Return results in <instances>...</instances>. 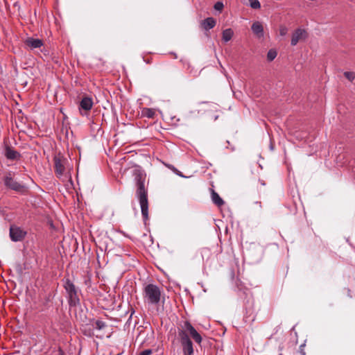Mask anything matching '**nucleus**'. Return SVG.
<instances>
[{
    "label": "nucleus",
    "instance_id": "nucleus-2",
    "mask_svg": "<svg viewBox=\"0 0 355 355\" xmlns=\"http://www.w3.org/2000/svg\"><path fill=\"white\" fill-rule=\"evenodd\" d=\"M162 292L159 287L155 284H148L143 290V297L146 303L155 305L159 303Z\"/></svg>",
    "mask_w": 355,
    "mask_h": 355
},
{
    "label": "nucleus",
    "instance_id": "nucleus-20",
    "mask_svg": "<svg viewBox=\"0 0 355 355\" xmlns=\"http://www.w3.org/2000/svg\"><path fill=\"white\" fill-rule=\"evenodd\" d=\"M343 75L345 78L350 82H352L355 79V72L354 71H345Z\"/></svg>",
    "mask_w": 355,
    "mask_h": 355
},
{
    "label": "nucleus",
    "instance_id": "nucleus-21",
    "mask_svg": "<svg viewBox=\"0 0 355 355\" xmlns=\"http://www.w3.org/2000/svg\"><path fill=\"white\" fill-rule=\"evenodd\" d=\"M250 6L253 9H259L261 3L259 0H248Z\"/></svg>",
    "mask_w": 355,
    "mask_h": 355
},
{
    "label": "nucleus",
    "instance_id": "nucleus-18",
    "mask_svg": "<svg viewBox=\"0 0 355 355\" xmlns=\"http://www.w3.org/2000/svg\"><path fill=\"white\" fill-rule=\"evenodd\" d=\"M234 35V31L232 28H226L222 33V40L225 42L230 41Z\"/></svg>",
    "mask_w": 355,
    "mask_h": 355
},
{
    "label": "nucleus",
    "instance_id": "nucleus-9",
    "mask_svg": "<svg viewBox=\"0 0 355 355\" xmlns=\"http://www.w3.org/2000/svg\"><path fill=\"white\" fill-rule=\"evenodd\" d=\"M55 172L58 177H61L65 170L64 166V159L60 156H55L53 159Z\"/></svg>",
    "mask_w": 355,
    "mask_h": 355
},
{
    "label": "nucleus",
    "instance_id": "nucleus-29",
    "mask_svg": "<svg viewBox=\"0 0 355 355\" xmlns=\"http://www.w3.org/2000/svg\"><path fill=\"white\" fill-rule=\"evenodd\" d=\"M134 313H135V311L132 309V310L131 315H132ZM131 316H132V315H130V317H131Z\"/></svg>",
    "mask_w": 355,
    "mask_h": 355
},
{
    "label": "nucleus",
    "instance_id": "nucleus-25",
    "mask_svg": "<svg viewBox=\"0 0 355 355\" xmlns=\"http://www.w3.org/2000/svg\"><path fill=\"white\" fill-rule=\"evenodd\" d=\"M152 353H153L152 349H145V350L142 351L140 353V355H150V354H152Z\"/></svg>",
    "mask_w": 355,
    "mask_h": 355
},
{
    "label": "nucleus",
    "instance_id": "nucleus-11",
    "mask_svg": "<svg viewBox=\"0 0 355 355\" xmlns=\"http://www.w3.org/2000/svg\"><path fill=\"white\" fill-rule=\"evenodd\" d=\"M218 105L213 103H202L199 105V110H198V113H206L216 110Z\"/></svg>",
    "mask_w": 355,
    "mask_h": 355
},
{
    "label": "nucleus",
    "instance_id": "nucleus-23",
    "mask_svg": "<svg viewBox=\"0 0 355 355\" xmlns=\"http://www.w3.org/2000/svg\"><path fill=\"white\" fill-rule=\"evenodd\" d=\"M288 33V28L284 26H281L279 28V34L282 36H285Z\"/></svg>",
    "mask_w": 355,
    "mask_h": 355
},
{
    "label": "nucleus",
    "instance_id": "nucleus-5",
    "mask_svg": "<svg viewBox=\"0 0 355 355\" xmlns=\"http://www.w3.org/2000/svg\"><path fill=\"white\" fill-rule=\"evenodd\" d=\"M178 336L182 347L184 355H193V343L185 331H178Z\"/></svg>",
    "mask_w": 355,
    "mask_h": 355
},
{
    "label": "nucleus",
    "instance_id": "nucleus-27",
    "mask_svg": "<svg viewBox=\"0 0 355 355\" xmlns=\"http://www.w3.org/2000/svg\"><path fill=\"white\" fill-rule=\"evenodd\" d=\"M213 117L214 118V120H216L218 119V115L213 116Z\"/></svg>",
    "mask_w": 355,
    "mask_h": 355
},
{
    "label": "nucleus",
    "instance_id": "nucleus-4",
    "mask_svg": "<svg viewBox=\"0 0 355 355\" xmlns=\"http://www.w3.org/2000/svg\"><path fill=\"white\" fill-rule=\"evenodd\" d=\"M13 173L11 171L8 172L4 178H3V182L5 186L15 191H17L18 193H24L26 190V187L24 184L17 182L13 178Z\"/></svg>",
    "mask_w": 355,
    "mask_h": 355
},
{
    "label": "nucleus",
    "instance_id": "nucleus-19",
    "mask_svg": "<svg viewBox=\"0 0 355 355\" xmlns=\"http://www.w3.org/2000/svg\"><path fill=\"white\" fill-rule=\"evenodd\" d=\"M277 55V52L275 49H271L268 51L267 53V60L269 62L272 61Z\"/></svg>",
    "mask_w": 355,
    "mask_h": 355
},
{
    "label": "nucleus",
    "instance_id": "nucleus-10",
    "mask_svg": "<svg viewBox=\"0 0 355 355\" xmlns=\"http://www.w3.org/2000/svg\"><path fill=\"white\" fill-rule=\"evenodd\" d=\"M93 100L88 96L83 97L80 102L79 110L82 115V110L89 111L92 108Z\"/></svg>",
    "mask_w": 355,
    "mask_h": 355
},
{
    "label": "nucleus",
    "instance_id": "nucleus-3",
    "mask_svg": "<svg viewBox=\"0 0 355 355\" xmlns=\"http://www.w3.org/2000/svg\"><path fill=\"white\" fill-rule=\"evenodd\" d=\"M63 281L64 288L67 294V299L69 306H76L79 305L80 298L78 288L69 278H66Z\"/></svg>",
    "mask_w": 355,
    "mask_h": 355
},
{
    "label": "nucleus",
    "instance_id": "nucleus-7",
    "mask_svg": "<svg viewBox=\"0 0 355 355\" xmlns=\"http://www.w3.org/2000/svg\"><path fill=\"white\" fill-rule=\"evenodd\" d=\"M9 234L10 239L12 241L17 242L22 241L25 238L26 232L19 227L11 225L10 227Z\"/></svg>",
    "mask_w": 355,
    "mask_h": 355
},
{
    "label": "nucleus",
    "instance_id": "nucleus-24",
    "mask_svg": "<svg viewBox=\"0 0 355 355\" xmlns=\"http://www.w3.org/2000/svg\"><path fill=\"white\" fill-rule=\"evenodd\" d=\"M223 3L220 1H218L214 4V9L218 11H221L223 8Z\"/></svg>",
    "mask_w": 355,
    "mask_h": 355
},
{
    "label": "nucleus",
    "instance_id": "nucleus-16",
    "mask_svg": "<svg viewBox=\"0 0 355 355\" xmlns=\"http://www.w3.org/2000/svg\"><path fill=\"white\" fill-rule=\"evenodd\" d=\"M141 117L148 119H154L155 116V110L153 108L144 107L141 111Z\"/></svg>",
    "mask_w": 355,
    "mask_h": 355
},
{
    "label": "nucleus",
    "instance_id": "nucleus-13",
    "mask_svg": "<svg viewBox=\"0 0 355 355\" xmlns=\"http://www.w3.org/2000/svg\"><path fill=\"white\" fill-rule=\"evenodd\" d=\"M25 44L29 46L31 49H37L40 48L43 45V42L42 40L40 39H35L33 37H28L26 42Z\"/></svg>",
    "mask_w": 355,
    "mask_h": 355
},
{
    "label": "nucleus",
    "instance_id": "nucleus-28",
    "mask_svg": "<svg viewBox=\"0 0 355 355\" xmlns=\"http://www.w3.org/2000/svg\"><path fill=\"white\" fill-rule=\"evenodd\" d=\"M261 184L262 185H265V183H264V182H263V181H261Z\"/></svg>",
    "mask_w": 355,
    "mask_h": 355
},
{
    "label": "nucleus",
    "instance_id": "nucleus-14",
    "mask_svg": "<svg viewBox=\"0 0 355 355\" xmlns=\"http://www.w3.org/2000/svg\"><path fill=\"white\" fill-rule=\"evenodd\" d=\"M5 155L7 159L10 160H15L20 157V154L10 147L6 148Z\"/></svg>",
    "mask_w": 355,
    "mask_h": 355
},
{
    "label": "nucleus",
    "instance_id": "nucleus-12",
    "mask_svg": "<svg viewBox=\"0 0 355 355\" xmlns=\"http://www.w3.org/2000/svg\"><path fill=\"white\" fill-rule=\"evenodd\" d=\"M252 31L259 38L263 37V27L259 21H255L251 26Z\"/></svg>",
    "mask_w": 355,
    "mask_h": 355
},
{
    "label": "nucleus",
    "instance_id": "nucleus-17",
    "mask_svg": "<svg viewBox=\"0 0 355 355\" xmlns=\"http://www.w3.org/2000/svg\"><path fill=\"white\" fill-rule=\"evenodd\" d=\"M211 200L218 207H221L225 204L224 200L220 197V196L214 191L211 190Z\"/></svg>",
    "mask_w": 355,
    "mask_h": 355
},
{
    "label": "nucleus",
    "instance_id": "nucleus-22",
    "mask_svg": "<svg viewBox=\"0 0 355 355\" xmlns=\"http://www.w3.org/2000/svg\"><path fill=\"white\" fill-rule=\"evenodd\" d=\"M94 327L98 330H101L103 329L106 324L102 320H96L95 323L93 324Z\"/></svg>",
    "mask_w": 355,
    "mask_h": 355
},
{
    "label": "nucleus",
    "instance_id": "nucleus-30",
    "mask_svg": "<svg viewBox=\"0 0 355 355\" xmlns=\"http://www.w3.org/2000/svg\"><path fill=\"white\" fill-rule=\"evenodd\" d=\"M255 320V317H253V318L252 319V322H254Z\"/></svg>",
    "mask_w": 355,
    "mask_h": 355
},
{
    "label": "nucleus",
    "instance_id": "nucleus-15",
    "mask_svg": "<svg viewBox=\"0 0 355 355\" xmlns=\"http://www.w3.org/2000/svg\"><path fill=\"white\" fill-rule=\"evenodd\" d=\"M216 24V19H214L213 17H208L202 21V26L204 29L206 31H208L209 29L213 28Z\"/></svg>",
    "mask_w": 355,
    "mask_h": 355
},
{
    "label": "nucleus",
    "instance_id": "nucleus-6",
    "mask_svg": "<svg viewBox=\"0 0 355 355\" xmlns=\"http://www.w3.org/2000/svg\"><path fill=\"white\" fill-rule=\"evenodd\" d=\"M179 331H185L196 343L200 344L202 343V336L189 321H185L182 326V329H179Z\"/></svg>",
    "mask_w": 355,
    "mask_h": 355
},
{
    "label": "nucleus",
    "instance_id": "nucleus-1",
    "mask_svg": "<svg viewBox=\"0 0 355 355\" xmlns=\"http://www.w3.org/2000/svg\"><path fill=\"white\" fill-rule=\"evenodd\" d=\"M134 182L137 187L136 196L139 199L141 214L144 220L148 218V191L145 188L146 175L144 171L139 166L132 171Z\"/></svg>",
    "mask_w": 355,
    "mask_h": 355
},
{
    "label": "nucleus",
    "instance_id": "nucleus-8",
    "mask_svg": "<svg viewBox=\"0 0 355 355\" xmlns=\"http://www.w3.org/2000/svg\"><path fill=\"white\" fill-rule=\"evenodd\" d=\"M306 37V31L303 28H297L292 34L291 44L292 46H295L298 42L304 40Z\"/></svg>",
    "mask_w": 355,
    "mask_h": 355
},
{
    "label": "nucleus",
    "instance_id": "nucleus-26",
    "mask_svg": "<svg viewBox=\"0 0 355 355\" xmlns=\"http://www.w3.org/2000/svg\"><path fill=\"white\" fill-rule=\"evenodd\" d=\"M304 346H305L304 344L301 345L300 346V351H299V352L301 354V355H305V352H304Z\"/></svg>",
    "mask_w": 355,
    "mask_h": 355
}]
</instances>
